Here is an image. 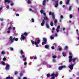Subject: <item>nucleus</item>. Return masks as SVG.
Segmentation results:
<instances>
[{"mask_svg": "<svg viewBox=\"0 0 79 79\" xmlns=\"http://www.w3.org/2000/svg\"><path fill=\"white\" fill-rule=\"evenodd\" d=\"M69 62L71 63L72 61L73 62H75L76 59V58L73 59V56H69Z\"/></svg>", "mask_w": 79, "mask_h": 79, "instance_id": "f257e3e1", "label": "nucleus"}, {"mask_svg": "<svg viewBox=\"0 0 79 79\" xmlns=\"http://www.w3.org/2000/svg\"><path fill=\"white\" fill-rule=\"evenodd\" d=\"M27 33L26 32H24V33H22L21 35V38L23 40H26V37L24 36V35L25 36H27Z\"/></svg>", "mask_w": 79, "mask_h": 79, "instance_id": "f03ea898", "label": "nucleus"}, {"mask_svg": "<svg viewBox=\"0 0 79 79\" xmlns=\"http://www.w3.org/2000/svg\"><path fill=\"white\" fill-rule=\"evenodd\" d=\"M10 39L11 42V43H13L14 41H15H15H18V38H15V37H14L13 38V37L12 36H10Z\"/></svg>", "mask_w": 79, "mask_h": 79, "instance_id": "7ed1b4c3", "label": "nucleus"}, {"mask_svg": "<svg viewBox=\"0 0 79 79\" xmlns=\"http://www.w3.org/2000/svg\"><path fill=\"white\" fill-rule=\"evenodd\" d=\"M40 42V40L39 39L37 40V42L35 41V44L36 45V47H39V45L38 44H39Z\"/></svg>", "mask_w": 79, "mask_h": 79, "instance_id": "20e7f679", "label": "nucleus"}, {"mask_svg": "<svg viewBox=\"0 0 79 79\" xmlns=\"http://www.w3.org/2000/svg\"><path fill=\"white\" fill-rule=\"evenodd\" d=\"M43 40L44 42H42V44L43 45H44V44H47V39L45 38H43Z\"/></svg>", "mask_w": 79, "mask_h": 79, "instance_id": "39448f33", "label": "nucleus"}, {"mask_svg": "<svg viewBox=\"0 0 79 79\" xmlns=\"http://www.w3.org/2000/svg\"><path fill=\"white\" fill-rule=\"evenodd\" d=\"M74 65L73 64L71 63V65L68 66V67L71 70H73V66Z\"/></svg>", "mask_w": 79, "mask_h": 79, "instance_id": "423d86ee", "label": "nucleus"}, {"mask_svg": "<svg viewBox=\"0 0 79 79\" xmlns=\"http://www.w3.org/2000/svg\"><path fill=\"white\" fill-rule=\"evenodd\" d=\"M49 15H52V18L53 19H55V14L54 13H52V12H50L49 13Z\"/></svg>", "mask_w": 79, "mask_h": 79, "instance_id": "0eeeda50", "label": "nucleus"}, {"mask_svg": "<svg viewBox=\"0 0 79 79\" xmlns=\"http://www.w3.org/2000/svg\"><path fill=\"white\" fill-rule=\"evenodd\" d=\"M66 68V66H61L59 67L58 69L59 70H61L63 68Z\"/></svg>", "mask_w": 79, "mask_h": 79, "instance_id": "6e6552de", "label": "nucleus"}, {"mask_svg": "<svg viewBox=\"0 0 79 79\" xmlns=\"http://www.w3.org/2000/svg\"><path fill=\"white\" fill-rule=\"evenodd\" d=\"M58 6V1H57L56 2L55 7V8H57Z\"/></svg>", "mask_w": 79, "mask_h": 79, "instance_id": "1a4fd4ad", "label": "nucleus"}, {"mask_svg": "<svg viewBox=\"0 0 79 79\" xmlns=\"http://www.w3.org/2000/svg\"><path fill=\"white\" fill-rule=\"evenodd\" d=\"M5 2V3H10L11 2V0H4Z\"/></svg>", "mask_w": 79, "mask_h": 79, "instance_id": "9d476101", "label": "nucleus"}, {"mask_svg": "<svg viewBox=\"0 0 79 79\" xmlns=\"http://www.w3.org/2000/svg\"><path fill=\"white\" fill-rule=\"evenodd\" d=\"M60 26L59 25L57 26V28L56 29V31L57 32H59V31H60Z\"/></svg>", "mask_w": 79, "mask_h": 79, "instance_id": "9b49d317", "label": "nucleus"}, {"mask_svg": "<svg viewBox=\"0 0 79 79\" xmlns=\"http://www.w3.org/2000/svg\"><path fill=\"white\" fill-rule=\"evenodd\" d=\"M10 65L9 64H7L6 67V70H9Z\"/></svg>", "mask_w": 79, "mask_h": 79, "instance_id": "f8f14e48", "label": "nucleus"}, {"mask_svg": "<svg viewBox=\"0 0 79 79\" xmlns=\"http://www.w3.org/2000/svg\"><path fill=\"white\" fill-rule=\"evenodd\" d=\"M45 22L44 19L43 20L42 23L41 24V26H44V24L45 23Z\"/></svg>", "mask_w": 79, "mask_h": 79, "instance_id": "ddd939ff", "label": "nucleus"}, {"mask_svg": "<svg viewBox=\"0 0 79 79\" xmlns=\"http://www.w3.org/2000/svg\"><path fill=\"white\" fill-rule=\"evenodd\" d=\"M46 3V1L45 0H44L43 2V5H45Z\"/></svg>", "mask_w": 79, "mask_h": 79, "instance_id": "4468645a", "label": "nucleus"}, {"mask_svg": "<svg viewBox=\"0 0 79 79\" xmlns=\"http://www.w3.org/2000/svg\"><path fill=\"white\" fill-rule=\"evenodd\" d=\"M6 79H13V78L12 77H6Z\"/></svg>", "mask_w": 79, "mask_h": 79, "instance_id": "2eb2a0df", "label": "nucleus"}, {"mask_svg": "<svg viewBox=\"0 0 79 79\" xmlns=\"http://www.w3.org/2000/svg\"><path fill=\"white\" fill-rule=\"evenodd\" d=\"M44 21L45 20H48V19L47 17L46 16L44 17Z\"/></svg>", "mask_w": 79, "mask_h": 79, "instance_id": "dca6fc26", "label": "nucleus"}, {"mask_svg": "<svg viewBox=\"0 0 79 79\" xmlns=\"http://www.w3.org/2000/svg\"><path fill=\"white\" fill-rule=\"evenodd\" d=\"M50 76H51V75L50 73H48L47 75V77H50Z\"/></svg>", "mask_w": 79, "mask_h": 79, "instance_id": "f3484780", "label": "nucleus"}, {"mask_svg": "<svg viewBox=\"0 0 79 79\" xmlns=\"http://www.w3.org/2000/svg\"><path fill=\"white\" fill-rule=\"evenodd\" d=\"M62 55L63 56H64V57L66 56V54H65V53H64V52H62Z\"/></svg>", "mask_w": 79, "mask_h": 79, "instance_id": "a211bd4d", "label": "nucleus"}, {"mask_svg": "<svg viewBox=\"0 0 79 79\" xmlns=\"http://www.w3.org/2000/svg\"><path fill=\"white\" fill-rule=\"evenodd\" d=\"M46 27L48 28V29H49L50 28V27L48 25V24L46 23Z\"/></svg>", "mask_w": 79, "mask_h": 79, "instance_id": "6ab92c4d", "label": "nucleus"}, {"mask_svg": "<svg viewBox=\"0 0 79 79\" xmlns=\"http://www.w3.org/2000/svg\"><path fill=\"white\" fill-rule=\"evenodd\" d=\"M44 47L45 48H48L49 47V46L48 45H45Z\"/></svg>", "mask_w": 79, "mask_h": 79, "instance_id": "aec40b11", "label": "nucleus"}, {"mask_svg": "<svg viewBox=\"0 0 79 79\" xmlns=\"http://www.w3.org/2000/svg\"><path fill=\"white\" fill-rule=\"evenodd\" d=\"M68 49V46H65L64 48V50H67Z\"/></svg>", "mask_w": 79, "mask_h": 79, "instance_id": "412c9836", "label": "nucleus"}, {"mask_svg": "<svg viewBox=\"0 0 79 79\" xmlns=\"http://www.w3.org/2000/svg\"><path fill=\"white\" fill-rule=\"evenodd\" d=\"M12 30V27H11L10 26L8 28V30Z\"/></svg>", "mask_w": 79, "mask_h": 79, "instance_id": "4be33fe9", "label": "nucleus"}, {"mask_svg": "<svg viewBox=\"0 0 79 79\" xmlns=\"http://www.w3.org/2000/svg\"><path fill=\"white\" fill-rule=\"evenodd\" d=\"M50 25L51 26H53V23L52 22H51Z\"/></svg>", "mask_w": 79, "mask_h": 79, "instance_id": "5701e85b", "label": "nucleus"}, {"mask_svg": "<svg viewBox=\"0 0 79 79\" xmlns=\"http://www.w3.org/2000/svg\"><path fill=\"white\" fill-rule=\"evenodd\" d=\"M20 53L21 54H23V53H24V52H23V50H21L20 51Z\"/></svg>", "mask_w": 79, "mask_h": 79, "instance_id": "b1692460", "label": "nucleus"}, {"mask_svg": "<svg viewBox=\"0 0 79 79\" xmlns=\"http://www.w3.org/2000/svg\"><path fill=\"white\" fill-rule=\"evenodd\" d=\"M70 0H67V2H66V4L67 5H68V4H69V1Z\"/></svg>", "mask_w": 79, "mask_h": 79, "instance_id": "393cba45", "label": "nucleus"}, {"mask_svg": "<svg viewBox=\"0 0 79 79\" xmlns=\"http://www.w3.org/2000/svg\"><path fill=\"white\" fill-rule=\"evenodd\" d=\"M1 63H2V65H6V64H5V63L3 61H2Z\"/></svg>", "mask_w": 79, "mask_h": 79, "instance_id": "a878e982", "label": "nucleus"}, {"mask_svg": "<svg viewBox=\"0 0 79 79\" xmlns=\"http://www.w3.org/2000/svg\"><path fill=\"white\" fill-rule=\"evenodd\" d=\"M58 72H56V74L55 75V77H58Z\"/></svg>", "mask_w": 79, "mask_h": 79, "instance_id": "bb28decb", "label": "nucleus"}, {"mask_svg": "<svg viewBox=\"0 0 79 79\" xmlns=\"http://www.w3.org/2000/svg\"><path fill=\"white\" fill-rule=\"evenodd\" d=\"M28 4H30L31 3V1L30 0H28Z\"/></svg>", "mask_w": 79, "mask_h": 79, "instance_id": "cd10ccee", "label": "nucleus"}, {"mask_svg": "<svg viewBox=\"0 0 79 79\" xmlns=\"http://www.w3.org/2000/svg\"><path fill=\"white\" fill-rule=\"evenodd\" d=\"M31 42L32 44H35V42L33 40H31Z\"/></svg>", "mask_w": 79, "mask_h": 79, "instance_id": "c85d7f7f", "label": "nucleus"}, {"mask_svg": "<svg viewBox=\"0 0 79 79\" xmlns=\"http://www.w3.org/2000/svg\"><path fill=\"white\" fill-rule=\"evenodd\" d=\"M31 22H32V23H34V19L33 18L31 19Z\"/></svg>", "mask_w": 79, "mask_h": 79, "instance_id": "c756f323", "label": "nucleus"}, {"mask_svg": "<svg viewBox=\"0 0 79 79\" xmlns=\"http://www.w3.org/2000/svg\"><path fill=\"white\" fill-rule=\"evenodd\" d=\"M50 38H51V40H53V39H54V37H53V36H51Z\"/></svg>", "mask_w": 79, "mask_h": 79, "instance_id": "7c9ffc66", "label": "nucleus"}, {"mask_svg": "<svg viewBox=\"0 0 79 79\" xmlns=\"http://www.w3.org/2000/svg\"><path fill=\"white\" fill-rule=\"evenodd\" d=\"M40 13H41V14H42L44 13V10H40Z\"/></svg>", "mask_w": 79, "mask_h": 79, "instance_id": "2f4dec72", "label": "nucleus"}, {"mask_svg": "<svg viewBox=\"0 0 79 79\" xmlns=\"http://www.w3.org/2000/svg\"><path fill=\"white\" fill-rule=\"evenodd\" d=\"M71 9H72V8L71 6H70L69 7V11H71Z\"/></svg>", "mask_w": 79, "mask_h": 79, "instance_id": "473e14b6", "label": "nucleus"}, {"mask_svg": "<svg viewBox=\"0 0 79 79\" xmlns=\"http://www.w3.org/2000/svg\"><path fill=\"white\" fill-rule=\"evenodd\" d=\"M52 58H56V56H52Z\"/></svg>", "mask_w": 79, "mask_h": 79, "instance_id": "72a5a7b5", "label": "nucleus"}, {"mask_svg": "<svg viewBox=\"0 0 79 79\" xmlns=\"http://www.w3.org/2000/svg\"><path fill=\"white\" fill-rule=\"evenodd\" d=\"M6 60V57H4L3 59V61H5Z\"/></svg>", "mask_w": 79, "mask_h": 79, "instance_id": "f704fd0d", "label": "nucleus"}, {"mask_svg": "<svg viewBox=\"0 0 79 79\" xmlns=\"http://www.w3.org/2000/svg\"><path fill=\"white\" fill-rule=\"evenodd\" d=\"M18 74V72L16 71L15 72V75H17Z\"/></svg>", "mask_w": 79, "mask_h": 79, "instance_id": "c9c22d12", "label": "nucleus"}, {"mask_svg": "<svg viewBox=\"0 0 79 79\" xmlns=\"http://www.w3.org/2000/svg\"><path fill=\"white\" fill-rule=\"evenodd\" d=\"M5 52L4 51H2L1 52V54H5Z\"/></svg>", "mask_w": 79, "mask_h": 79, "instance_id": "e433bc0d", "label": "nucleus"}, {"mask_svg": "<svg viewBox=\"0 0 79 79\" xmlns=\"http://www.w3.org/2000/svg\"><path fill=\"white\" fill-rule=\"evenodd\" d=\"M10 50H11V51H13V48H10Z\"/></svg>", "mask_w": 79, "mask_h": 79, "instance_id": "4c0bfd02", "label": "nucleus"}, {"mask_svg": "<svg viewBox=\"0 0 79 79\" xmlns=\"http://www.w3.org/2000/svg\"><path fill=\"white\" fill-rule=\"evenodd\" d=\"M23 75V73H20V76H22Z\"/></svg>", "mask_w": 79, "mask_h": 79, "instance_id": "58836bf2", "label": "nucleus"}, {"mask_svg": "<svg viewBox=\"0 0 79 79\" xmlns=\"http://www.w3.org/2000/svg\"><path fill=\"white\" fill-rule=\"evenodd\" d=\"M70 18H73V15H70Z\"/></svg>", "mask_w": 79, "mask_h": 79, "instance_id": "ea45409f", "label": "nucleus"}, {"mask_svg": "<svg viewBox=\"0 0 79 79\" xmlns=\"http://www.w3.org/2000/svg\"><path fill=\"white\" fill-rule=\"evenodd\" d=\"M51 48L52 50H54V49H55V47H54V46H52L51 47Z\"/></svg>", "mask_w": 79, "mask_h": 79, "instance_id": "a19ab883", "label": "nucleus"}, {"mask_svg": "<svg viewBox=\"0 0 79 79\" xmlns=\"http://www.w3.org/2000/svg\"><path fill=\"white\" fill-rule=\"evenodd\" d=\"M54 23L55 24H56V23H57V20H55L54 21Z\"/></svg>", "mask_w": 79, "mask_h": 79, "instance_id": "79ce46f5", "label": "nucleus"}, {"mask_svg": "<svg viewBox=\"0 0 79 79\" xmlns=\"http://www.w3.org/2000/svg\"><path fill=\"white\" fill-rule=\"evenodd\" d=\"M55 76V74H54V73H52L51 75V76Z\"/></svg>", "mask_w": 79, "mask_h": 79, "instance_id": "37998d69", "label": "nucleus"}, {"mask_svg": "<svg viewBox=\"0 0 79 79\" xmlns=\"http://www.w3.org/2000/svg\"><path fill=\"white\" fill-rule=\"evenodd\" d=\"M34 60H37V56H34Z\"/></svg>", "mask_w": 79, "mask_h": 79, "instance_id": "c03bdc74", "label": "nucleus"}, {"mask_svg": "<svg viewBox=\"0 0 79 79\" xmlns=\"http://www.w3.org/2000/svg\"><path fill=\"white\" fill-rule=\"evenodd\" d=\"M6 8H7V9H9V6L7 5L6 6Z\"/></svg>", "mask_w": 79, "mask_h": 79, "instance_id": "a18cd8bd", "label": "nucleus"}, {"mask_svg": "<svg viewBox=\"0 0 79 79\" xmlns=\"http://www.w3.org/2000/svg\"><path fill=\"white\" fill-rule=\"evenodd\" d=\"M52 61H53L54 63H55V62H56V60L53 59V60H52Z\"/></svg>", "mask_w": 79, "mask_h": 79, "instance_id": "49530a36", "label": "nucleus"}, {"mask_svg": "<svg viewBox=\"0 0 79 79\" xmlns=\"http://www.w3.org/2000/svg\"><path fill=\"white\" fill-rule=\"evenodd\" d=\"M60 18H61V19L63 18V16L62 15H61L60 16Z\"/></svg>", "mask_w": 79, "mask_h": 79, "instance_id": "de8ad7c7", "label": "nucleus"}, {"mask_svg": "<svg viewBox=\"0 0 79 79\" xmlns=\"http://www.w3.org/2000/svg\"><path fill=\"white\" fill-rule=\"evenodd\" d=\"M63 4V2L62 1H60V5H61V4Z\"/></svg>", "mask_w": 79, "mask_h": 79, "instance_id": "09e8293b", "label": "nucleus"}, {"mask_svg": "<svg viewBox=\"0 0 79 79\" xmlns=\"http://www.w3.org/2000/svg\"><path fill=\"white\" fill-rule=\"evenodd\" d=\"M14 5V3H12L10 4L11 6H13Z\"/></svg>", "mask_w": 79, "mask_h": 79, "instance_id": "8fccbe9b", "label": "nucleus"}, {"mask_svg": "<svg viewBox=\"0 0 79 79\" xmlns=\"http://www.w3.org/2000/svg\"><path fill=\"white\" fill-rule=\"evenodd\" d=\"M22 56L23 58H25V56L24 55H22Z\"/></svg>", "mask_w": 79, "mask_h": 79, "instance_id": "3c124183", "label": "nucleus"}, {"mask_svg": "<svg viewBox=\"0 0 79 79\" xmlns=\"http://www.w3.org/2000/svg\"><path fill=\"white\" fill-rule=\"evenodd\" d=\"M7 33H10V30H9V31H7Z\"/></svg>", "mask_w": 79, "mask_h": 79, "instance_id": "603ef678", "label": "nucleus"}, {"mask_svg": "<svg viewBox=\"0 0 79 79\" xmlns=\"http://www.w3.org/2000/svg\"><path fill=\"white\" fill-rule=\"evenodd\" d=\"M29 10L30 11H32V9L31 8H30L29 9Z\"/></svg>", "mask_w": 79, "mask_h": 79, "instance_id": "864d4df0", "label": "nucleus"}, {"mask_svg": "<svg viewBox=\"0 0 79 79\" xmlns=\"http://www.w3.org/2000/svg\"><path fill=\"white\" fill-rule=\"evenodd\" d=\"M62 50V49H61V48H59V50L60 51V50Z\"/></svg>", "mask_w": 79, "mask_h": 79, "instance_id": "5fc2aeb1", "label": "nucleus"}, {"mask_svg": "<svg viewBox=\"0 0 79 79\" xmlns=\"http://www.w3.org/2000/svg\"><path fill=\"white\" fill-rule=\"evenodd\" d=\"M69 55H70V56H71V55H72V53H71V52H69Z\"/></svg>", "mask_w": 79, "mask_h": 79, "instance_id": "6e6d98bb", "label": "nucleus"}, {"mask_svg": "<svg viewBox=\"0 0 79 79\" xmlns=\"http://www.w3.org/2000/svg\"><path fill=\"white\" fill-rule=\"evenodd\" d=\"M24 65H26V64H27V62H25L24 63Z\"/></svg>", "mask_w": 79, "mask_h": 79, "instance_id": "4d7b16f0", "label": "nucleus"}, {"mask_svg": "<svg viewBox=\"0 0 79 79\" xmlns=\"http://www.w3.org/2000/svg\"><path fill=\"white\" fill-rule=\"evenodd\" d=\"M76 1L77 3H79V1L78 0H76Z\"/></svg>", "mask_w": 79, "mask_h": 79, "instance_id": "13d9d810", "label": "nucleus"}, {"mask_svg": "<svg viewBox=\"0 0 79 79\" xmlns=\"http://www.w3.org/2000/svg\"><path fill=\"white\" fill-rule=\"evenodd\" d=\"M43 15L44 16H46V13H43Z\"/></svg>", "mask_w": 79, "mask_h": 79, "instance_id": "bf43d9fd", "label": "nucleus"}, {"mask_svg": "<svg viewBox=\"0 0 79 79\" xmlns=\"http://www.w3.org/2000/svg\"><path fill=\"white\" fill-rule=\"evenodd\" d=\"M16 16H19V15L18 14H17L16 15Z\"/></svg>", "mask_w": 79, "mask_h": 79, "instance_id": "052dcab7", "label": "nucleus"}, {"mask_svg": "<svg viewBox=\"0 0 79 79\" xmlns=\"http://www.w3.org/2000/svg\"><path fill=\"white\" fill-rule=\"evenodd\" d=\"M23 79H27V77H23Z\"/></svg>", "mask_w": 79, "mask_h": 79, "instance_id": "680f3d73", "label": "nucleus"}, {"mask_svg": "<svg viewBox=\"0 0 79 79\" xmlns=\"http://www.w3.org/2000/svg\"><path fill=\"white\" fill-rule=\"evenodd\" d=\"M55 79V77H53L51 78V79Z\"/></svg>", "mask_w": 79, "mask_h": 79, "instance_id": "e2e57ef3", "label": "nucleus"}, {"mask_svg": "<svg viewBox=\"0 0 79 79\" xmlns=\"http://www.w3.org/2000/svg\"><path fill=\"white\" fill-rule=\"evenodd\" d=\"M0 20L1 21H3V19H1Z\"/></svg>", "mask_w": 79, "mask_h": 79, "instance_id": "0e129e2a", "label": "nucleus"}, {"mask_svg": "<svg viewBox=\"0 0 79 79\" xmlns=\"http://www.w3.org/2000/svg\"><path fill=\"white\" fill-rule=\"evenodd\" d=\"M55 36H57V33H55Z\"/></svg>", "mask_w": 79, "mask_h": 79, "instance_id": "69168bd1", "label": "nucleus"}, {"mask_svg": "<svg viewBox=\"0 0 79 79\" xmlns=\"http://www.w3.org/2000/svg\"><path fill=\"white\" fill-rule=\"evenodd\" d=\"M65 28H63V31H64V30H65Z\"/></svg>", "mask_w": 79, "mask_h": 79, "instance_id": "338daca9", "label": "nucleus"}, {"mask_svg": "<svg viewBox=\"0 0 79 79\" xmlns=\"http://www.w3.org/2000/svg\"><path fill=\"white\" fill-rule=\"evenodd\" d=\"M77 75H78V76H79V72H78L77 73Z\"/></svg>", "mask_w": 79, "mask_h": 79, "instance_id": "774afa93", "label": "nucleus"}]
</instances>
